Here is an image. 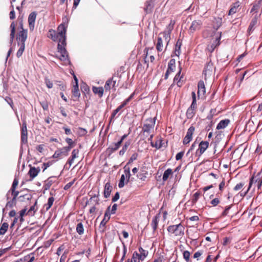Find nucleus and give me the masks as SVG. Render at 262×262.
Listing matches in <instances>:
<instances>
[{
    "instance_id": "obj_1",
    "label": "nucleus",
    "mask_w": 262,
    "mask_h": 262,
    "mask_svg": "<svg viewBox=\"0 0 262 262\" xmlns=\"http://www.w3.org/2000/svg\"><path fill=\"white\" fill-rule=\"evenodd\" d=\"M67 25L65 24H60L57 28V33L55 31L51 29L49 30V36L53 41H58V43H60L61 37H63L64 40H66V32Z\"/></svg>"
},
{
    "instance_id": "obj_2",
    "label": "nucleus",
    "mask_w": 262,
    "mask_h": 262,
    "mask_svg": "<svg viewBox=\"0 0 262 262\" xmlns=\"http://www.w3.org/2000/svg\"><path fill=\"white\" fill-rule=\"evenodd\" d=\"M66 40L63 37H61L60 43L58 44V50L60 55H58L59 59L63 62V64H68L70 63L69 59L68 58V55L67 52L65 49L66 45Z\"/></svg>"
},
{
    "instance_id": "obj_3",
    "label": "nucleus",
    "mask_w": 262,
    "mask_h": 262,
    "mask_svg": "<svg viewBox=\"0 0 262 262\" xmlns=\"http://www.w3.org/2000/svg\"><path fill=\"white\" fill-rule=\"evenodd\" d=\"M167 230L170 235L181 237L184 234L185 227L181 223H180L169 226Z\"/></svg>"
},
{
    "instance_id": "obj_4",
    "label": "nucleus",
    "mask_w": 262,
    "mask_h": 262,
    "mask_svg": "<svg viewBox=\"0 0 262 262\" xmlns=\"http://www.w3.org/2000/svg\"><path fill=\"white\" fill-rule=\"evenodd\" d=\"M261 13L256 14L253 16L251 20L248 28L247 29V34L250 35L254 31L256 27H257L259 23V19L260 18Z\"/></svg>"
},
{
    "instance_id": "obj_5",
    "label": "nucleus",
    "mask_w": 262,
    "mask_h": 262,
    "mask_svg": "<svg viewBox=\"0 0 262 262\" xmlns=\"http://www.w3.org/2000/svg\"><path fill=\"white\" fill-rule=\"evenodd\" d=\"M176 24L174 20H171L169 25L166 27V30L163 32L164 38L166 42V45L165 49H166L167 45H168L170 39V34L173 29L174 26Z\"/></svg>"
},
{
    "instance_id": "obj_6",
    "label": "nucleus",
    "mask_w": 262,
    "mask_h": 262,
    "mask_svg": "<svg viewBox=\"0 0 262 262\" xmlns=\"http://www.w3.org/2000/svg\"><path fill=\"white\" fill-rule=\"evenodd\" d=\"M156 118H149L146 119V123L143 125L142 131L144 133L149 134L154 129L156 122Z\"/></svg>"
},
{
    "instance_id": "obj_7",
    "label": "nucleus",
    "mask_w": 262,
    "mask_h": 262,
    "mask_svg": "<svg viewBox=\"0 0 262 262\" xmlns=\"http://www.w3.org/2000/svg\"><path fill=\"white\" fill-rule=\"evenodd\" d=\"M253 183H254V184L257 186L258 189H259L262 185V179L258 178L256 180H254V178L253 177H251L250 180L248 188L245 191L241 192V195L243 196H245L251 188Z\"/></svg>"
},
{
    "instance_id": "obj_8",
    "label": "nucleus",
    "mask_w": 262,
    "mask_h": 262,
    "mask_svg": "<svg viewBox=\"0 0 262 262\" xmlns=\"http://www.w3.org/2000/svg\"><path fill=\"white\" fill-rule=\"evenodd\" d=\"M124 174H122L118 184V187L120 188H122L124 186V181L125 179H127V182L129 181L131 175L130 172V167L125 165L124 167Z\"/></svg>"
},
{
    "instance_id": "obj_9",
    "label": "nucleus",
    "mask_w": 262,
    "mask_h": 262,
    "mask_svg": "<svg viewBox=\"0 0 262 262\" xmlns=\"http://www.w3.org/2000/svg\"><path fill=\"white\" fill-rule=\"evenodd\" d=\"M74 82L73 83L72 89V99L74 101L77 100L80 96V93L78 89V79L74 75Z\"/></svg>"
},
{
    "instance_id": "obj_10",
    "label": "nucleus",
    "mask_w": 262,
    "mask_h": 262,
    "mask_svg": "<svg viewBox=\"0 0 262 262\" xmlns=\"http://www.w3.org/2000/svg\"><path fill=\"white\" fill-rule=\"evenodd\" d=\"M118 86V84H117V80L113 76L106 81L104 89L106 91H109L111 89H113L114 91H116V87Z\"/></svg>"
},
{
    "instance_id": "obj_11",
    "label": "nucleus",
    "mask_w": 262,
    "mask_h": 262,
    "mask_svg": "<svg viewBox=\"0 0 262 262\" xmlns=\"http://www.w3.org/2000/svg\"><path fill=\"white\" fill-rule=\"evenodd\" d=\"M252 8L250 10V13H252V15L254 16L256 14H259L258 12L260 11L259 13H262V1H258L257 2H255L252 4Z\"/></svg>"
},
{
    "instance_id": "obj_12",
    "label": "nucleus",
    "mask_w": 262,
    "mask_h": 262,
    "mask_svg": "<svg viewBox=\"0 0 262 262\" xmlns=\"http://www.w3.org/2000/svg\"><path fill=\"white\" fill-rule=\"evenodd\" d=\"M21 28L22 30L18 32L16 36L18 45H19V43H25V41L27 38V31L26 30H24L22 26H21Z\"/></svg>"
},
{
    "instance_id": "obj_13",
    "label": "nucleus",
    "mask_w": 262,
    "mask_h": 262,
    "mask_svg": "<svg viewBox=\"0 0 262 262\" xmlns=\"http://www.w3.org/2000/svg\"><path fill=\"white\" fill-rule=\"evenodd\" d=\"M209 146L208 141H201L199 145V148L196 151V155L200 157L207 149Z\"/></svg>"
},
{
    "instance_id": "obj_14",
    "label": "nucleus",
    "mask_w": 262,
    "mask_h": 262,
    "mask_svg": "<svg viewBox=\"0 0 262 262\" xmlns=\"http://www.w3.org/2000/svg\"><path fill=\"white\" fill-rule=\"evenodd\" d=\"M21 142L23 144H27L28 143V132L27 124L25 122L23 123L21 129Z\"/></svg>"
},
{
    "instance_id": "obj_15",
    "label": "nucleus",
    "mask_w": 262,
    "mask_h": 262,
    "mask_svg": "<svg viewBox=\"0 0 262 262\" xmlns=\"http://www.w3.org/2000/svg\"><path fill=\"white\" fill-rule=\"evenodd\" d=\"M198 97L199 98H205V95L206 93V89L203 81L201 80L198 82Z\"/></svg>"
},
{
    "instance_id": "obj_16",
    "label": "nucleus",
    "mask_w": 262,
    "mask_h": 262,
    "mask_svg": "<svg viewBox=\"0 0 262 262\" xmlns=\"http://www.w3.org/2000/svg\"><path fill=\"white\" fill-rule=\"evenodd\" d=\"M202 23V21L200 20H193L189 28V31L190 33H193L195 31L199 30L201 28Z\"/></svg>"
},
{
    "instance_id": "obj_17",
    "label": "nucleus",
    "mask_w": 262,
    "mask_h": 262,
    "mask_svg": "<svg viewBox=\"0 0 262 262\" xmlns=\"http://www.w3.org/2000/svg\"><path fill=\"white\" fill-rule=\"evenodd\" d=\"M214 69L213 63L209 61H208L205 66L203 73L206 76L207 75H211Z\"/></svg>"
},
{
    "instance_id": "obj_18",
    "label": "nucleus",
    "mask_w": 262,
    "mask_h": 262,
    "mask_svg": "<svg viewBox=\"0 0 262 262\" xmlns=\"http://www.w3.org/2000/svg\"><path fill=\"white\" fill-rule=\"evenodd\" d=\"M36 13L35 12H32L28 17V23L30 29L33 30L34 27V23L36 17Z\"/></svg>"
},
{
    "instance_id": "obj_19",
    "label": "nucleus",
    "mask_w": 262,
    "mask_h": 262,
    "mask_svg": "<svg viewBox=\"0 0 262 262\" xmlns=\"http://www.w3.org/2000/svg\"><path fill=\"white\" fill-rule=\"evenodd\" d=\"M112 189L113 187L109 182L105 183L103 191V195L105 198L107 199L110 196Z\"/></svg>"
},
{
    "instance_id": "obj_20",
    "label": "nucleus",
    "mask_w": 262,
    "mask_h": 262,
    "mask_svg": "<svg viewBox=\"0 0 262 262\" xmlns=\"http://www.w3.org/2000/svg\"><path fill=\"white\" fill-rule=\"evenodd\" d=\"M111 208L110 206H108L105 211V212L104 213V218L102 220V221L101 222L100 224V227H105V226L106 224V223L110 220V213H109V209Z\"/></svg>"
},
{
    "instance_id": "obj_21",
    "label": "nucleus",
    "mask_w": 262,
    "mask_h": 262,
    "mask_svg": "<svg viewBox=\"0 0 262 262\" xmlns=\"http://www.w3.org/2000/svg\"><path fill=\"white\" fill-rule=\"evenodd\" d=\"M40 169L39 167L35 168L34 167H31L29 172L28 174H29L31 180H32L35 177H36L38 173L40 172Z\"/></svg>"
},
{
    "instance_id": "obj_22",
    "label": "nucleus",
    "mask_w": 262,
    "mask_h": 262,
    "mask_svg": "<svg viewBox=\"0 0 262 262\" xmlns=\"http://www.w3.org/2000/svg\"><path fill=\"white\" fill-rule=\"evenodd\" d=\"M182 45V40L179 39L176 45L174 50V54L175 56L179 57L181 54V48Z\"/></svg>"
},
{
    "instance_id": "obj_23",
    "label": "nucleus",
    "mask_w": 262,
    "mask_h": 262,
    "mask_svg": "<svg viewBox=\"0 0 262 262\" xmlns=\"http://www.w3.org/2000/svg\"><path fill=\"white\" fill-rule=\"evenodd\" d=\"M121 143L120 142L118 141L116 143H113L112 145L107 148V151L112 154L114 151H116L118 149V148L120 147Z\"/></svg>"
},
{
    "instance_id": "obj_24",
    "label": "nucleus",
    "mask_w": 262,
    "mask_h": 262,
    "mask_svg": "<svg viewBox=\"0 0 262 262\" xmlns=\"http://www.w3.org/2000/svg\"><path fill=\"white\" fill-rule=\"evenodd\" d=\"M83 93L84 94V98L86 100H89L91 98V94L90 93V90L89 87L83 82Z\"/></svg>"
},
{
    "instance_id": "obj_25",
    "label": "nucleus",
    "mask_w": 262,
    "mask_h": 262,
    "mask_svg": "<svg viewBox=\"0 0 262 262\" xmlns=\"http://www.w3.org/2000/svg\"><path fill=\"white\" fill-rule=\"evenodd\" d=\"M230 121L228 119L222 120L217 124L216 129L219 130L225 128L229 123Z\"/></svg>"
},
{
    "instance_id": "obj_26",
    "label": "nucleus",
    "mask_w": 262,
    "mask_h": 262,
    "mask_svg": "<svg viewBox=\"0 0 262 262\" xmlns=\"http://www.w3.org/2000/svg\"><path fill=\"white\" fill-rule=\"evenodd\" d=\"M239 7V3L238 2L234 3L231 6L230 9L229 10L228 15H231L235 13Z\"/></svg>"
},
{
    "instance_id": "obj_27",
    "label": "nucleus",
    "mask_w": 262,
    "mask_h": 262,
    "mask_svg": "<svg viewBox=\"0 0 262 262\" xmlns=\"http://www.w3.org/2000/svg\"><path fill=\"white\" fill-rule=\"evenodd\" d=\"M93 92L95 94H97L100 98L103 95L104 89L102 87L93 86Z\"/></svg>"
},
{
    "instance_id": "obj_28",
    "label": "nucleus",
    "mask_w": 262,
    "mask_h": 262,
    "mask_svg": "<svg viewBox=\"0 0 262 262\" xmlns=\"http://www.w3.org/2000/svg\"><path fill=\"white\" fill-rule=\"evenodd\" d=\"M159 216L157 215L154 216V217L152 219V221L150 225L152 227L154 232H155L157 229L159 223Z\"/></svg>"
},
{
    "instance_id": "obj_29",
    "label": "nucleus",
    "mask_w": 262,
    "mask_h": 262,
    "mask_svg": "<svg viewBox=\"0 0 262 262\" xmlns=\"http://www.w3.org/2000/svg\"><path fill=\"white\" fill-rule=\"evenodd\" d=\"M191 96L192 101L189 108L195 111L197 107L195 93L194 92H192L191 93Z\"/></svg>"
},
{
    "instance_id": "obj_30",
    "label": "nucleus",
    "mask_w": 262,
    "mask_h": 262,
    "mask_svg": "<svg viewBox=\"0 0 262 262\" xmlns=\"http://www.w3.org/2000/svg\"><path fill=\"white\" fill-rule=\"evenodd\" d=\"M182 68L180 67L179 72L177 73L175 77H174V82H176L178 86H181V83L180 82V80L181 78L183 77L182 76H181Z\"/></svg>"
},
{
    "instance_id": "obj_31",
    "label": "nucleus",
    "mask_w": 262,
    "mask_h": 262,
    "mask_svg": "<svg viewBox=\"0 0 262 262\" xmlns=\"http://www.w3.org/2000/svg\"><path fill=\"white\" fill-rule=\"evenodd\" d=\"M153 7L154 6L151 1H146L145 3V7L144 8V11L147 14L151 12Z\"/></svg>"
},
{
    "instance_id": "obj_32",
    "label": "nucleus",
    "mask_w": 262,
    "mask_h": 262,
    "mask_svg": "<svg viewBox=\"0 0 262 262\" xmlns=\"http://www.w3.org/2000/svg\"><path fill=\"white\" fill-rule=\"evenodd\" d=\"M156 49L158 52H161L163 50V40L161 37H158Z\"/></svg>"
},
{
    "instance_id": "obj_33",
    "label": "nucleus",
    "mask_w": 262,
    "mask_h": 262,
    "mask_svg": "<svg viewBox=\"0 0 262 262\" xmlns=\"http://www.w3.org/2000/svg\"><path fill=\"white\" fill-rule=\"evenodd\" d=\"M139 251L140 253H139V258L141 260H143L144 258L147 256L148 255V251L143 249L142 247H139Z\"/></svg>"
},
{
    "instance_id": "obj_34",
    "label": "nucleus",
    "mask_w": 262,
    "mask_h": 262,
    "mask_svg": "<svg viewBox=\"0 0 262 262\" xmlns=\"http://www.w3.org/2000/svg\"><path fill=\"white\" fill-rule=\"evenodd\" d=\"M173 172L171 168H168L166 169L163 175L162 180L163 182L166 181L170 176L172 175Z\"/></svg>"
},
{
    "instance_id": "obj_35",
    "label": "nucleus",
    "mask_w": 262,
    "mask_h": 262,
    "mask_svg": "<svg viewBox=\"0 0 262 262\" xmlns=\"http://www.w3.org/2000/svg\"><path fill=\"white\" fill-rule=\"evenodd\" d=\"M140 259L139 258V253L135 251L131 259H128L127 262H140Z\"/></svg>"
},
{
    "instance_id": "obj_36",
    "label": "nucleus",
    "mask_w": 262,
    "mask_h": 262,
    "mask_svg": "<svg viewBox=\"0 0 262 262\" xmlns=\"http://www.w3.org/2000/svg\"><path fill=\"white\" fill-rule=\"evenodd\" d=\"M78 150L76 149H74L72 152V158L71 159H69V160L68 161L67 164H69L70 166H71L73 163V161L74 159L78 157Z\"/></svg>"
},
{
    "instance_id": "obj_37",
    "label": "nucleus",
    "mask_w": 262,
    "mask_h": 262,
    "mask_svg": "<svg viewBox=\"0 0 262 262\" xmlns=\"http://www.w3.org/2000/svg\"><path fill=\"white\" fill-rule=\"evenodd\" d=\"M222 19L221 18L218 17L217 18H215L213 25V28L217 30L222 26Z\"/></svg>"
},
{
    "instance_id": "obj_38",
    "label": "nucleus",
    "mask_w": 262,
    "mask_h": 262,
    "mask_svg": "<svg viewBox=\"0 0 262 262\" xmlns=\"http://www.w3.org/2000/svg\"><path fill=\"white\" fill-rule=\"evenodd\" d=\"M11 192V194L13 196V200L14 201H16V199L19 194V192L18 191H16L15 190H10L6 194V197L7 200L9 199V193Z\"/></svg>"
},
{
    "instance_id": "obj_39",
    "label": "nucleus",
    "mask_w": 262,
    "mask_h": 262,
    "mask_svg": "<svg viewBox=\"0 0 262 262\" xmlns=\"http://www.w3.org/2000/svg\"><path fill=\"white\" fill-rule=\"evenodd\" d=\"M126 105V104L123 101L120 105H119L116 110L113 111L112 114V118H114L116 114Z\"/></svg>"
},
{
    "instance_id": "obj_40",
    "label": "nucleus",
    "mask_w": 262,
    "mask_h": 262,
    "mask_svg": "<svg viewBox=\"0 0 262 262\" xmlns=\"http://www.w3.org/2000/svg\"><path fill=\"white\" fill-rule=\"evenodd\" d=\"M18 46H19V48L17 52L16 56L17 57L19 58L22 55V54L24 51L25 47V43H19V45H18Z\"/></svg>"
},
{
    "instance_id": "obj_41",
    "label": "nucleus",
    "mask_w": 262,
    "mask_h": 262,
    "mask_svg": "<svg viewBox=\"0 0 262 262\" xmlns=\"http://www.w3.org/2000/svg\"><path fill=\"white\" fill-rule=\"evenodd\" d=\"M8 224L7 223H4L0 228V235H4L8 230Z\"/></svg>"
},
{
    "instance_id": "obj_42",
    "label": "nucleus",
    "mask_w": 262,
    "mask_h": 262,
    "mask_svg": "<svg viewBox=\"0 0 262 262\" xmlns=\"http://www.w3.org/2000/svg\"><path fill=\"white\" fill-rule=\"evenodd\" d=\"M130 145L129 142H126L123 145L122 148L120 150L119 154L120 156H123L127 150V149Z\"/></svg>"
},
{
    "instance_id": "obj_43",
    "label": "nucleus",
    "mask_w": 262,
    "mask_h": 262,
    "mask_svg": "<svg viewBox=\"0 0 262 262\" xmlns=\"http://www.w3.org/2000/svg\"><path fill=\"white\" fill-rule=\"evenodd\" d=\"M190 253L187 251L185 250L183 252V257L186 262H191L190 259Z\"/></svg>"
},
{
    "instance_id": "obj_44",
    "label": "nucleus",
    "mask_w": 262,
    "mask_h": 262,
    "mask_svg": "<svg viewBox=\"0 0 262 262\" xmlns=\"http://www.w3.org/2000/svg\"><path fill=\"white\" fill-rule=\"evenodd\" d=\"M195 114V111L188 108L186 112L187 118L188 119H191L194 117Z\"/></svg>"
},
{
    "instance_id": "obj_45",
    "label": "nucleus",
    "mask_w": 262,
    "mask_h": 262,
    "mask_svg": "<svg viewBox=\"0 0 262 262\" xmlns=\"http://www.w3.org/2000/svg\"><path fill=\"white\" fill-rule=\"evenodd\" d=\"M71 146H68L64 147L59 150L61 152V155L67 156L68 152L70 150Z\"/></svg>"
},
{
    "instance_id": "obj_46",
    "label": "nucleus",
    "mask_w": 262,
    "mask_h": 262,
    "mask_svg": "<svg viewBox=\"0 0 262 262\" xmlns=\"http://www.w3.org/2000/svg\"><path fill=\"white\" fill-rule=\"evenodd\" d=\"M195 127L191 125L187 130L186 136L189 137L191 139H192V135L194 132Z\"/></svg>"
},
{
    "instance_id": "obj_47",
    "label": "nucleus",
    "mask_w": 262,
    "mask_h": 262,
    "mask_svg": "<svg viewBox=\"0 0 262 262\" xmlns=\"http://www.w3.org/2000/svg\"><path fill=\"white\" fill-rule=\"evenodd\" d=\"M138 157V154L137 153L135 152V153L133 154L132 155V156L130 157V158H129L128 162H127V163L126 165H127V166H128V164H131L132 163H133V162L134 161L137 160Z\"/></svg>"
},
{
    "instance_id": "obj_48",
    "label": "nucleus",
    "mask_w": 262,
    "mask_h": 262,
    "mask_svg": "<svg viewBox=\"0 0 262 262\" xmlns=\"http://www.w3.org/2000/svg\"><path fill=\"white\" fill-rule=\"evenodd\" d=\"M200 193L199 192H198V191L196 192L193 195L192 199V203L193 204L196 203V202L199 200V199L200 198Z\"/></svg>"
},
{
    "instance_id": "obj_49",
    "label": "nucleus",
    "mask_w": 262,
    "mask_h": 262,
    "mask_svg": "<svg viewBox=\"0 0 262 262\" xmlns=\"http://www.w3.org/2000/svg\"><path fill=\"white\" fill-rule=\"evenodd\" d=\"M220 202L221 201H220V200L219 199V198H215L210 201V204L212 206L215 207V206H216L218 204H219Z\"/></svg>"
},
{
    "instance_id": "obj_50",
    "label": "nucleus",
    "mask_w": 262,
    "mask_h": 262,
    "mask_svg": "<svg viewBox=\"0 0 262 262\" xmlns=\"http://www.w3.org/2000/svg\"><path fill=\"white\" fill-rule=\"evenodd\" d=\"M54 201V199L53 197H50L48 199L47 205L48 207L46 208L47 210H48L52 206L53 202Z\"/></svg>"
},
{
    "instance_id": "obj_51",
    "label": "nucleus",
    "mask_w": 262,
    "mask_h": 262,
    "mask_svg": "<svg viewBox=\"0 0 262 262\" xmlns=\"http://www.w3.org/2000/svg\"><path fill=\"white\" fill-rule=\"evenodd\" d=\"M117 208V205L116 204H114L112 206L111 210H110V208L109 209V213H110V215L114 214L116 213Z\"/></svg>"
},
{
    "instance_id": "obj_52",
    "label": "nucleus",
    "mask_w": 262,
    "mask_h": 262,
    "mask_svg": "<svg viewBox=\"0 0 262 262\" xmlns=\"http://www.w3.org/2000/svg\"><path fill=\"white\" fill-rule=\"evenodd\" d=\"M18 180L16 178H15L14 179V181H13V184H12V185L11 186L10 190H15L16 187L18 185Z\"/></svg>"
},
{
    "instance_id": "obj_53",
    "label": "nucleus",
    "mask_w": 262,
    "mask_h": 262,
    "mask_svg": "<svg viewBox=\"0 0 262 262\" xmlns=\"http://www.w3.org/2000/svg\"><path fill=\"white\" fill-rule=\"evenodd\" d=\"M15 204V201H13V200L8 201L6 205V208H11L13 207V206Z\"/></svg>"
},
{
    "instance_id": "obj_54",
    "label": "nucleus",
    "mask_w": 262,
    "mask_h": 262,
    "mask_svg": "<svg viewBox=\"0 0 262 262\" xmlns=\"http://www.w3.org/2000/svg\"><path fill=\"white\" fill-rule=\"evenodd\" d=\"M221 37V32L219 33V36H217L213 43L215 44L216 46H218L220 44V39Z\"/></svg>"
},
{
    "instance_id": "obj_55",
    "label": "nucleus",
    "mask_w": 262,
    "mask_h": 262,
    "mask_svg": "<svg viewBox=\"0 0 262 262\" xmlns=\"http://www.w3.org/2000/svg\"><path fill=\"white\" fill-rule=\"evenodd\" d=\"M230 208H231V206H226L225 207V210L222 213V216H226L228 214V213L229 212V211Z\"/></svg>"
},
{
    "instance_id": "obj_56",
    "label": "nucleus",
    "mask_w": 262,
    "mask_h": 262,
    "mask_svg": "<svg viewBox=\"0 0 262 262\" xmlns=\"http://www.w3.org/2000/svg\"><path fill=\"white\" fill-rule=\"evenodd\" d=\"M191 140L192 139L191 138L186 135L183 139V143L184 145H186L188 144Z\"/></svg>"
},
{
    "instance_id": "obj_57",
    "label": "nucleus",
    "mask_w": 262,
    "mask_h": 262,
    "mask_svg": "<svg viewBox=\"0 0 262 262\" xmlns=\"http://www.w3.org/2000/svg\"><path fill=\"white\" fill-rule=\"evenodd\" d=\"M25 259L28 260V262H32L34 260V256L32 254L28 255L25 257Z\"/></svg>"
},
{
    "instance_id": "obj_58",
    "label": "nucleus",
    "mask_w": 262,
    "mask_h": 262,
    "mask_svg": "<svg viewBox=\"0 0 262 262\" xmlns=\"http://www.w3.org/2000/svg\"><path fill=\"white\" fill-rule=\"evenodd\" d=\"M244 186V183H239L235 185V186L234 187L233 189L235 191H237L241 188H243V187Z\"/></svg>"
},
{
    "instance_id": "obj_59",
    "label": "nucleus",
    "mask_w": 262,
    "mask_h": 262,
    "mask_svg": "<svg viewBox=\"0 0 262 262\" xmlns=\"http://www.w3.org/2000/svg\"><path fill=\"white\" fill-rule=\"evenodd\" d=\"M162 146V141L161 140H157L154 145V147L156 148L157 149L160 148Z\"/></svg>"
},
{
    "instance_id": "obj_60",
    "label": "nucleus",
    "mask_w": 262,
    "mask_h": 262,
    "mask_svg": "<svg viewBox=\"0 0 262 262\" xmlns=\"http://www.w3.org/2000/svg\"><path fill=\"white\" fill-rule=\"evenodd\" d=\"M92 201L95 202L96 204H98L99 201L98 198V195H95L91 197V199H90V201L92 202Z\"/></svg>"
},
{
    "instance_id": "obj_61",
    "label": "nucleus",
    "mask_w": 262,
    "mask_h": 262,
    "mask_svg": "<svg viewBox=\"0 0 262 262\" xmlns=\"http://www.w3.org/2000/svg\"><path fill=\"white\" fill-rule=\"evenodd\" d=\"M184 151H181L178 152L176 156V160L178 161L182 159L183 156H184Z\"/></svg>"
},
{
    "instance_id": "obj_62",
    "label": "nucleus",
    "mask_w": 262,
    "mask_h": 262,
    "mask_svg": "<svg viewBox=\"0 0 262 262\" xmlns=\"http://www.w3.org/2000/svg\"><path fill=\"white\" fill-rule=\"evenodd\" d=\"M77 232L80 235L82 234V222H80L78 224L76 228Z\"/></svg>"
},
{
    "instance_id": "obj_63",
    "label": "nucleus",
    "mask_w": 262,
    "mask_h": 262,
    "mask_svg": "<svg viewBox=\"0 0 262 262\" xmlns=\"http://www.w3.org/2000/svg\"><path fill=\"white\" fill-rule=\"evenodd\" d=\"M256 112L257 115H262V103L258 105Z\"/></svg>"
},
{
    "instance_id": "obj_64",
    "label": "nucleus",
    "mask_w": 262,
    "mask_h": 262,
    "mask_svg": "<svg viewBox=\"0 0 262 262\" xmlns=\"http://www.w3.org/2000/svg\"><path fill=\"white\" fill-rule=\"evenodd\" d=\"M45 83L47 85V86L49 89H51L53 87V83L48 79H45Z\"/></svg>"
}]
</instances>
